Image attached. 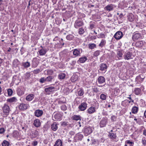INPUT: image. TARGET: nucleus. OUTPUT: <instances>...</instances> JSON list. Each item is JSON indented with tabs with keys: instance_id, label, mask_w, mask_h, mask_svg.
Listing matches in <instances>:
<instances>
[{
	"instance_id": "f257e3e1",
	"label": "nucleus",
	"mask_w": 146,
	"mask_h": 146,
	"mask_svg": "<svg viewBox=\"0 0 146 146\" xmlns=\"http://www.w3.org/2000/svg\"><path fill=\"white\" fill-rule=\"evenodd\" d=\"M4 117H7L9 113L10 109L9 106L6 104H5L2 108Z\"/></svg>"
},
{
	"instance_id": "f03ea898",
	"label": "nucleus",
	"mask_w": 146,
	"mask_h": 146,
	"mask_svg": "<svg viewBox=\"0 0 146 146\" xmlns=\"http://www.w3.org/2000/svg\"><path fill=\"white\" fill-rule=\"evenodd\" d=\"M85 136H87L92 132V128L90 127H85L83 130Z\"/></svg>"
},
{
	"instance_id": "7ed1b4c3",
	"label": "nucleus",
	"mask_w": 146,
	"mask_h": 146,
	"mask_svg": "<svg viewBox=\"0 0 146 146\" xmlns=\"http://www.w3.org/2000/svg\"><path fill=\"white\" fill-rule=\"evenodd\" d=\"M123 56L125 60H128L133 59L132 53L130 52H125Z\"/></svg>"
},
{
	"instance_id": "20e7f679",
	"label": "nucleus",
	"mask_w": 146,
	"mask_h": 146,
	"mask_svg": "<svg viewBox=\"0 0 146 146\" xmlns=\"http://www.w3.org/2000/svg\"><path fill=\"white\" fill-rule=\"evenodd\" d=\"M62 115L59 113H54L52 116L53 120L55 121L60 120L61 119Z\"/></svg>"
},
{
	"instance_id": "39448f33",
	"label": "nucleus",
	"mask_w": 146,
	"mask_h": 146,
	"mask_svg": "<svg viewBox=\"0 0 146 146\" xmlns=\"http://www.w3.org/2000/svg\"><path fill=\"white\" fill-rule=\"evenodd\" d=\"M108 122V119L107 118H103L100 123V127H103L106 126Z\"/></svg>"
},
{
	"instance_id": "423d86ee",
	"label": "nucleus",
	"mask_w": 146,
	"mask_h": 146,
	"mask_svg": "<svg viewBox=\"0 0 146 146\" xmlns=\"http://www.w3.org/2000/svg\"><path fill=\"white\" fill-rule=\"evenodd\" d=\"M84 23L81 20H77L75 21L74 23V27L76 28H78L80 27L83 25Z\"/></svg>"
},
{
	"instance_id": "0eeeda50",
	"label": "nucleus",
	"mask_w": 146,
	"mask_h": 146,
	"mask_svg": "<svg viewBox=\"0 0 146 146\" xmlns=\"http://www.w3.org/2000/svg\"><path fill=\"white\" fill-rule=\"evenodd\" d=\"M141 34L136 32H135L133 33L132 36V39L133 40L135 41L141 37Z\"/></svg>"
},
{
	"instance_id": "6e6552de",
	"label": "nucleus",
	"mask_w": 146,
	"mask_h": 146,
	"mask_svg": "<svg viewBox=\"0 0 146 146\" xmlns=\"http://www.w3.org/2000/svg\"><path fill=\"white\" fill-rule=\"evenodd\" d=\"M87 107V104L86 102H83L78 107L79 110L81 111L85 110Z\"/></svg>"
},
{
	"instance_id": "1a4fd4ad",
	"label": "nucleus",
	"mask_w": 146,
	"mask_h": 146,
	"mask_svg": "<svg viewBox=\"0 0 146 146\" xmlns=\"http://www.w3.org/2000/svg\"><path fill=\"white\" fill-rule=\"evenodd\" d=\"M39 63L38 60L36 58H34L32 61L31 65L32 68L36 67Z\"/></svg>"
},
{
	"instance_id": "9d476101",
	"label": "nucleus",
	"mask_w": 146,
	"mask_h": 146,
	"mask_svg": "<svg viewBox=\"0 0 146 146\" xmlns=\"http://www.w3.org/2000/svg\"><path fill=\"white\" fill-rule=\"evenodd\" d=\"M54 87H46L45 89V92L46 94H50L51 92L54 91Z\"/></svg>"
},
{
	"instance_id": "9b49d317",
	"label": "nucleus",
	"mask_w": 146,
	"mask_h": 146,
	"mask_svg": "<svg viewBox=\"0 0 146 146\" xmlns=\"http://www.w3.org/2000/svg\"><path fill=\"white\" fill-rule=\"evenodd\" d=\"M114 37L117 40H119L123 36V34L121 31H118L114 35Z\"/></svg>"
},
{
	"instance_id": "f8f14e48",
	"label": "nucleus",
	"mask_w": 146,
	"mask_h": 146,
	"mask_svg": "<svg viewBox=\"0 0 146 146\" xmlns=\"http://www.w3.org/2000/svg\"><path fill=\"white\" fill-rule=\"evenodd\" d=\"M29 107V105L27 104L21 103L19 106V108L20 110H26Z\"/></svg>"
},
{
	"instance_id": "ddd939ff",
	"label": "nucleus",
	"mask_w": 146,
	"mask_h": 146,
	"mask_svg": "<svg viewBox=\"0 0 146 146\" xmlns=\"http://www.w3.org/2000/svg\"><path fill=\"white\" fill-rule=\"evenodd\" d=\"M73 51V54L74 57H76L80 56L81 53L80 52V49H75L72 50Z\"/></svg>"
},
{
	"instance_id": "4468645a",
	"label": "nucleus",
	"mask_w": 146,
	"mask_h": 146,
	"mask_svg": "<svg viewBox=\"0 0 146 146\" xmlns=\"http://www.w3.org/2000/svg\"><path fill=\"white\" fill-rule=\"evenodd\" d=\"M87 59V57L85 56H83L79 58L77 62L78 63H84Z\"/></svg>"
},
{
	"instance_id": "2eb2a0df",
	"label": "nucleus",
	"mask_w": 146,
	"mask_h": 146,
	"mask_svg": "<svg viewBox=\"0 0 146 146\" xmlns=\"http://www.w3.org/2000/svg\"><path fill=\"white\" fill-rule=\"evenodd\" d=\"M113 5L112 4L108 5L106 6L104 8L105 10H106L108 12L113 10Z\"/></svg>"
},
{
	"instance_id": "dca6fc26",
	"label": "nucleus",
	"mask_w": 146,
	"mask_h": 146,
	"mask_svg": "<svg viewBox=\"0 0 146 146\" xmlns=\"http://www.w3.org/2000/svg\"><path fill=\"white\" fill-rule=\"evenodd\" d=\"M43 113V112L42 110H37L35 111V115L37 117H39L41 116Z\"/></svg>"
},
{
	"instance_id": "f3484780",
	"label": "nucleus",
	"mask_w": 146,
	"mask_h": 146,
	"mask_svg": "<svg viewBox=\"0 0 146 146\" xmlns=\"http://www.w3.org/2000/svg\"><path fill=\"white\" fill-rule=\"evenodd\" d=\"M35 95L33 94H30L28 95L26 98V100L28 101H31L34 98Z\"/></svg>"
},
{
	"instance_id": "a211bd4d",
	"label": "nucleus",
	"mask_w": 146,
	"mask_h": 146,
	"mask_svg": "<svg viewBox=\"0 0 146 146\" xmlns=\"http://www.w3.org/2000/svg\"><path fill=\"white\" fill-rule=\"evenodd\" d=\"M107 68V66L106 64L104 63H102L100 65V70L101 71H105L106 70V69Z\"/></svg>"
},
{
	"instance_id": "6ab92c4d",
	"label": "nucleus",
	"mask_w": 146,
	"mask_h": 146,
	"mask_svg": "<svg viewBox=\"0 0 146 146\" xmlns=\"http://www.w3.org/2000/svg\"><path fill=\"white\" fill-rule=\"evenodd\" d=\"M95 111V108L92 106L89 108L87 110V112L90 114L94 113Z\"/></svg>"
},
{
	"instance_id": "aec40b11",
	"label": "nucleus",
	"mask_w": 146,
	"mask_h": 146,
	"mask_svg": "<svg viewBox=\"0 0 146 146\" xmlns=\"http://www.w3.org/2000/svg\"><path fill=\"white\" fill-rule=\"evenodd\" d=\"M33 124L35 127H38L40 126L41 123L39 119H36L34 121Z\"/></svg>"
},
{
	"instance_id": "412c9836",
	"label": "nucleus",
	"mask_w": 146,
	"mask_h": 146,
	"mask_svg": "<svg viewBox=\"0 0 146 146\" xmlns=\"http://www.w3.org/2000/svg\"><path fill=\"white\" fill-rule=\"evenodd\" d=\"M97 80L99 84H101L105 82V79L102 76H100L98 77Z\"/></svg>"
},
{
	"instance_id": "4be33fe9",
	"label": "nucleus",
	"mask_w": 146,
	"mask_h": 146,
	"mask_svg": "<svg viewBox=\"0 0 146 146\" xmlns=\"http://www.w3.org/2000/svg\"><path fill=\"white\" fill-rule=\"evenodd\" d=\"M40 47L42 48V49H40L38 51L39 54L40 55L42 56L44 55L46 52V49L43 48L42 46Z\"/></svg>"
},
{
	"instance_id": "5701e85b",
	"label": "nucleus",
	"mask_w": 146,
	"mask_h": 146,
	"mask_svg": "<svg viewBox=\"0 0 146 146\" xmlns=\"http://www.w3.org/2000/svg\"><path fill=\"white\" fill-rule=\"evenodd\" d=\"M31 64L28 62H23L22 63V66L24 68H27L30 66Z\"/></svg>"
},
{
	"instance_id": "b1692460",
	"label": "nucleus",
	"mask_w": 146,
	"mask_h": 146,
	"mask_svg": "<svg viewBox=\"0 0 146 146\" xmlns=\"http://www.w3.org/2000/svg\"><path fill=\"white\" fill-rule=\"evenodd\" d=\"M51 128L52 130L53 131H56L58 128L57 123L55 122H54L51 125Z\"/></svg>"
},
{
	"instance_id": "393cba45",
	"label": "nucleus",
	"mask_w": 146,
	"mask_h": 146,
	"mask_svg": "<svg viewBox=\"0 0 146 146\" xmlns=\"http://www.w3.org/2000/svg\"><path fill=\"white\" fill-rule=\"evenodd\" d=\"M142 75H140L137 76L136 78V80H138L139 82H142L145 78V76L142 77Z\"/></svg>"
},
{
	"instance_id": "a878e982",
	"label": "nucleus",
	"mask_w": 146,
	"mask_h": 146,
	"mask_svg": "<svg viewBox=\"0 0 146 146\" xmlns=\"http://www.w3.org/2000/svg\"><path fill=\"white\" fill-rule=\"evenodd\" d=\"M78 75L76 74H74L72 77L71 80L72 82H74L78 80Z\"/></svg>"
},
{
	"instance_id": "bb28decb",
	"label": "nucleus",
	"mask_w": 146,
	"mask_h": 146,
	"mask_svg": "<svg viewBox=\"0 0 146 146\" xmlns=\"http://www.w3.org/2000/svg\"><path fill=\"white\" fill-rule=\"evenodd\" d=\"M62 142L61 140L58 139L55 142L54 146H62Z\"/></svg>"
},
{
	"instance_id": "cd10ccee",
	"label": "nucleus",
	"mask_w": 146,
	"mask_h": 146,
	"mask_svg": "<svg viewBox=\"0 0 146 146\" xmlns=\"http://www.w3.org/2000/svg\"><path fill=\"white\" fill-rule=\"evenodd\" d=\"M20 62L17 59H15L13 61V65L15 67H16L18 66L20 64Z\"/></svg>"
},
{
	"instance_id": "c85d7f7f",
	"label": "nucleus",
	"mask_w": 146,
	"mask_h": 146,
	"mask_svg": "<svg viewBox=\"0 0 146 146\" xmlns=\"http://www.w3.org/2000/svg\"><path fill=\"white\" fill-rule=\"evenodd\" d=\"M108 136L110 138L112 139H115L117 137L115 134L112 132L109 133Z\"/></svg>"
},
{
	"instance_id": "c756f323",
	"label": "nucleus",
	"mask_w": 146,
	"mask_h": 146,
	"mask_svg": "<svg viewBox=\"0 0 146 146\" xmlns=\"http://www.w3.org/2000/svg\"><path fill=\"white\" fill-rule=\"evenodd\" d=\"M76 137L78 140H81L83 137V135L80 133H78L76 135Z\"/></svg>"
},
{
	"instance_id": "7c9ffc66",
	"label": "nucleus",
	"mask_w": 146,
	"mask_h": 146,
	"mask_svg": "<svg viewBox=\"0 0 146 146\" xmlns=\"http://www.w3.org/2000/svg\"><path fill=\"white\" fill-rule=\"evenodd\" d=\"M139 110L138 108L136 106H134L133 107L131 110V112L133 114H136L137 113Z\"/></svg>"
},
{
	"instance_id": "2f4dec72",
	"label": "nucleus",
	"mask_w": 146,
	"mask_h": 146,
	"mask_svg": "<svg viewBox=\"0 0 146 146\" xmlns=\"http://www.w3.org/2000/svg\"><path fill=\"white\" fill-rule=\"evenodd\" d=\"M66 74L64 73H60L58 75V78L60 79H64L65 77Z\"/></svg>"
},
{
	"instance_id": "473e14b6",
	"label": "nucleus",
	"mask_w": 146,
	"mask_h": 146,
	"mask_svg": "<svg viewBox=\"0 0 146 146\" xmlns=\"http://www.w3.org/2000/svg\"><path fill=\"white\" fill-rule=\"evenodd\" d=\"M17 100L16 98L13 97L7 99V101L10 103L16 102Z\"/></svg>"
},
{
	"instance_id": "72a5a7b5",
	"label": "nucleus",
	"mask_w": 146,
	"mask_h": 146,
	"mask_svg": "<svg viewBox=\"0 0 146 146\" xmlns=\"http://www.w3.org/2000/svg\"><path fill=\"white\" fill-rule=\"evenodd\" d=\"M133 143L130 141L129 140H127L125 142V145H127V146H133Z\"/></svg>"
},
{
	"instance_id": "f704fd0d",
	"label": "nucleus",
	"mask_w": 146,
	"mask_h": 146,
	"mask_svg": "<svg viewBox=\"0 0 146 146\" xmlns=\"http://www.w3.org/2000/svg\"><path fill=\"white\" fill-rule=\"evenodd\" d=\"M143 45V42L142 41H139L137 42L136 43V46L139 47H141Z\"/></svg>"
},
{
	"instance_id": "c9c22d12",
	"label": "nucleus",
	"mask_w": 146,
	"mask_h": 146,
	"mask_svg": "<svg viewBox=\"0 0 146 146\" xmlns=\"http://www.w3.org/2000/svg\"><path fill=\"white\" fill-rule=\"evenodd\" d=\"M106 44V40L104 39H102L100 43L99 44V46L102 47L104 46Z\"/></svg>"
},
{
	"instance_id": "e433bc0d",
	"label": "nucleus",
	"mask_w": 146,
	"mask_h": 146,
	"mask_svg": "<svg viewBox=\"0 0 146 146\" xmlns=\"http://www.w3.org/2000/svg\"><path fill=\"white\" fill-rule=\"evenodd\" d=\"M72 119L74 120L78 121L79 120H80L81 117L79 115H74L72 116Z\"/></svg>"
},
{
	"instance_id": "4c0bfd02",
	"label": "nucleus",
	"mask_w": 146,
	"mask_h": 146,
	"mask_svg": "<svg viewBox=\"0 0 146 146\" xmlns=\"http://www.w3.org/2000/svg\"><path fill=\"white\" fill-rule=\"evenodd\" d=\"M117 58L118 59H121L122 57L123 54L121 51H118L117 53Z\"/></svg>"
},
{
	"instance_id": "58836bf2",
	"label": "nucleus",
	"mask_w": 146,
	"mask_h": 146,
	"mask_svg": "<svg viewBox=\"0 0 146 146\" xmlns=\"http://www.w3.org/2000/svg\"><path fill=\"white\" fill-rule=\"evenodd\" d=\"M74 38V36L71 34L68 35L66 37V39L69 40H72Z\"/></svg>"
},
{
	"instance_id": "ea45409f",
	"label": "nucleus",
	"mask_w": 146,
	"mask_h": 146,
	"mask_svg": "<svg viewBox=\"0 0 146 146\" xmlns=\"http://www.w3.org/2000/svg\"><path fill=\"white\" fill-rule=\"evenodd\" d=\"M107 96L104 94H102L100 96V98L102 100H106V99Z\"/></svg>"
},
{
	"instance_id": "a19ab883",
	"label": "nucleus",
	"mask_w": 146,
	"mask_h": 146,
	"mask_svg": "<svg viewBox=\"0 0 146 146\" xmlns=\"http://www.w3.org/2000/svg\"><path fill=\"white\" fill-rule=\"evenodd\" d=\"M100 144L99 141L98 139H94L92 140V144L95 145L97 144L98 145Z\"/></svg>"
},
{
	"instance_id": "79ce46f5",
	"label": "nucleus",
	"mask_w": 146,
	"mask_h": 146,
	"mask_svg": "<svg viewBox=\"0 0 146 146\" xmlns=\"http://www.w3.org/2000/svg\"><path fill=\"white\" fill-rule=\"evenodd\" d=\"M141 90L139 88H136L134 90L135 93L136 95H138L141 92Z\"/></svg>"
},
{
	"instance_id": "37998d69",
	"label": "nucleus",
	"mask_w": 146,
	"mask_h": 146,
	"mask_svg": "<svg viewBox=\"0 0 146 146\" xmlns=\"http://www.w3.org/2000/svg\"><path fill=\"white\" fill-rule=\"evenodd\" d=\"M2 146H9V143L6 140H4L2 143Z\"/></svg>"
},
{
	"instance_id": "c03bdc74",
	"label": "nucleus",
	"mask_w": 146,
	"mask_h": 146,
	"mask_svg": "<svg viewBox=\"0 0 146 146\" xmlns=\"http://www.w3.org/2000/svg\"><path fill=\"white\" fill-rule=\"evenodd\" d=\"M53 78V76H50L46 78V81L47 82H50L52 80Z\"/></svg>"
},
{
	"instance_id": "a18cd8bd",
	"label": "nucleus",
	"mask_w": 146,
	"mask_h": 146,
	"mask_svg": "<svg viewBox=\"0 0 146 146\" xmlns=\"http://www.w3.org/2000/svg\"><path fill=\"white\" fill-rule=\"evenodd\" d=\"M47 72L48 75H51L53 73V71L51 69L48 70H47Z\"/></svg>"
},
{
	"instance_id": "49530a36",
	"label": "nucleus",
	"mask_w": 146,
	"mask_h": 146,
	"mask_svg": "<svg viewBox=\"0 0 146 146\" xmlns=\"http://www.w3.org/2000/svg\"><path fill=\"white\" fill-rule=\"evenodd\" d=\"M7 93L9 96H11L13 93V90L11 89H7Z\"/></svg>"
},
{
	"instance_id": "de8ad7c7",
	"label": "nucleus",
	"mask_w": 146,
	"mask_h": 146,
	"mask_svg": "<svg viewBox=\"0 0 146 146\" xmlns=\"http://www.w3.org/2000/svg\"><path fill=\"white\" fill-rule=\"evenodd\" d=\"M128 19L129 21L132 22L133 20V16L132 15H129L128 17Z\"/></svg>"
},
{
	"instance_id": "09e8293b",
	"label": "nucleus",
	"mask_w": 146,
	"mask_h": 146,
	"mask_svg": "<svg viewBox=\"0 0 146 146\" xmlns=\"http://www.w3.org/2000/svg\"><path fill=\"white\" fill-rule=\"evenodd\" d=\"M68 125V122L64 121L61 122V125L62 126L64 127H66Z\"/></svg>"
},
{
	"instance_id": "8fccbe9b",
	"label": "nucleus",
	"mask_w": 146,
	"mask_h": 146,
	"mask_svg": "<svg viewBox=\"0 0 146 146\" xmlns=\"http://www.w3.org/2000/svg\"><path fill=\"white\" fill-rule=\"evenodd\" d=\"M119 91L120 90L119 89H115L114 90V94L115 96L118 95Z\"/></svg>"
},
{
	"instance_id": "3c124183",
	"label": "nucleus",
	"mask_w": 146,
	"mask_h": 146,
	"mask_svg": "<svg viewBox=\"0 0 146 146\" xmlns=\"http://www.w3.org/2000/svg\"><path fill=\"white\" fill-rule=\"evenodd\" d=\"M84 32V29L82 28H80L79 29L78 33L80 34H82Z\"/></svg>"
},
{
	"instance_id": "603ef678",
	"label": "nucleus",
	"mask_w": 146,
	"mask_h": 146,
	"mask_svg": "<svg viewBox=\"0 0 146 146\" xmlns=\"http://www.w3.org/2000/svg\"><path fill=\"white\" fill-rule=\"evenodd\" d=\"M98 38H105V36L104 34L103 33H100L99 35H98Z\"/></svg>"
},
{
	"instance_id": "864d4df0",
	"label": "nucleus",
	"mask_w": 146,
	"mask_h": 146,
	"mask_svg": "<svg viewBox=\"0 0 146 146\" xmlns=\"http://www.w3.org/2000/svg\"><path fill=\"white\" fill-rule=\"evenodd\" d=\"M89 48L90 49H93L96 47V45L94 44H89Z\"/></svg>"
},
{
	"instance_id": "5fc2aeb1",
	"label": "nucleus",
	"mask_w": 146,
	"mask_h": 146,
	"mask_svg": "<svg viewBox=\"0 0 146 146\" xmlns=\"http://www.w3.org/2000/svg\"><path fill=\"white\" fill-rule=\"evenodd\" d=\"M39 81L41 83H43L45 82H46V78L44 77L40 79Z\"/></svg>"
},
{
	"instance_id": "6e6d98bb",
	"label": "nucleus",
	"mask_w": 146,
	"mask_h": 146,
	"mask_svg": "<svg viewBox=\"0 0 146 146\" xmlns=\"http://www.w3.org/2000/svg\"><path fill=\"white\" fill-rule=\"evenodd\" d=\"M100 51L97 50L95 52L94 54V55L95 56H98L100 54Z\"/></svg>"
},
{
	"instance_id": "4d7b16f0",
	"label": "nucleus",
	"mask_w": 146,
	"mask_h": 146,
	"mask_svg": "<svg viewBox=\"0 0 146 146\" xmlns=\"http://www.w3.org/2000/svg\"><path fill=\"white\" fill-rule=\"evenodd\" d=\"M61 109L62 110L65 111L67 110V107L65 105H64L61 106Z\"/></svg>"
},
{
	"instance_id": "13d9d810",
	"label": "nucleus",
	"mask_w": 146,
	"mask_h": 146,
	"mask_svg": "<svg viewBox=\"0 0 146 146\" xmlns=\"http://www.w3.org/2000/svg\"><path fill=\"white\" fill-rule=\"evenodd\" d=\"M111 119L113 121H116V117L115 115H112L111 117Z\"/></svg>"
},
{
	"instance_id": "bf43d9fd",
	"label": "nucleus",
	"mask_w": 146,
	"mask_h": 146,
	"mask_svg": "<svg viewBox=\"0 0 146 146\" xmlns=\"http://www.w3.org/2000/svg\"><path fill=\"white\" fill-rule=\"evenodd\" d=\"M5 131V130L4 128L1 127L0 128V134H3Z\"/></svg>"
},
{
	"instance_id": "052dcab7",
	"label": "nucleus",
	"mask_w": 146,
	"mask_h": 146,
	"mask_svg": "<svg viewBox=\"0 0 146 146\" xmlns=\"http://www.w3.org/2000/svg\"><path fill=\"white\" fill-rule=\"evenodd\" d=\"M40 72V70L39 69H37L35 70H34L33 72L35 74H37L38 73Z\"/></svg>"
},
{
	"instance_id": "680f3d73",
	"label": "nucleus",
	"mask_w": 146,
	"mask_h": 146,
	"mask_svg": "<svg viewBox=\"0 0 146 146\" xmlns=\"http://www.w3.org/2000/svg\"><path fill=\"white\" fill-rule=\"evenodd\" d=\"M142 143L144 146L146 145V140L145 138H143L142 139Z\"/></svg>"
},
{
	"instance_id": "e2e57ef3",
	"label": "nucleus",
	"mask_w": 146,
	"mask_h": 146,
	"mask_svg": "<svg viewBox=\"0 0 146 146\" xmlns=\"http://www.w3.org/2000/svg\"><path fill=\"white\" fill-rule=\"evenodd\" d=\"M78 95L80 96H82L83 94V92L82 90H80L78 92Z\"/></svg>"
},
{
	"instance_id": "0e129e2a",
	"label": "nucleus",
	"mask_w": 146,
	"mask_h": 146,
	"mask_svg": "<svg viewBox=\"0 0 146 146\" xmlns=\"http://www.w3.org/2000/svg\"><path fill=\"white\" fill-rule=\"evenodd\" d=\"M94 25L92 22H90V28L91 29H92L94 27Z\"/></svg>"
},
{
	"instance_id": "69168bd1",
	"label": "nucleus",
	"mask_w": 146,
	"mask_h": 146,
	"mask_svg": "<svg viewBox=\"0 0 146 146\" xmlns=\"http://www.w3.org/2000/svg\"><path fill=\"white\" fill-rule=\"evenodd\" d=\"M105 140V139L104 137L101 138L99 140L100 143H104V142Z\"/></svg>"
},
{
	"instance_id": "338daca9",
	"label": "nucleus",
	"mask_w": 146,
	"mask_h": 146,
	"mask_svg": "<svg viewBox=\"0 0 146 146\" xmlns=\"http://www.w3.org/2000/svg\"><path fill=\"white\" fill-rule=\"evenodd\" d=\"M93 91L94 92L97 93V92H99V91L98 90V88H93Z\"/></svg>"
},
{
	"instance_id": "774afa93",
	"label": "nucleus",
	"mask_w": 146,
	"mask_h": 146,
	"mask_svg": "<svg viewBox=\"0 0 146 146\" xmlns=\"http://www.w3.org/2000/svg\"><path fill=\"white\" fill-rule=\"evenodd\" d=\"M76 61L75 60H73L71 63V65L72 66H74L75 64H76Z\"/></svg>"
}]
</instances>
